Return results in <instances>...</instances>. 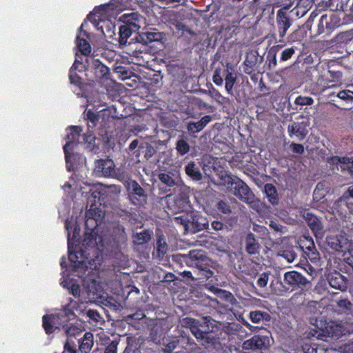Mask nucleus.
Instances as JSON below:
<instances>
[{
    "instance_id": "f257e3e1",
    "label": "nucleus",
    "mask_w": 353,
    "mask_h": 353,
    "mask_svg": "<svg viewBox=\"0 0 353 353\" xmlns=\"http://www.w3.org/2000/svg\"><path fill=\"white\" fill-rule=\"evenodd\" d=\"M213 321H214L211 316H207L201 320L185 317L181 323L183 327L190 330L191 333L201 345L215 346L221 344L219 336L222 331Z\"/></svg>"
},
{
    "instance_id": "f03ea898",
    "label": "nucleus",
    "mask_w": 353,
    "mask_h": 353,
    "mask_svg": "<svg viewBox=\"0 0 353 353\" xmlns=\"http://www.w3.org/2000/svg\"><path fill=\"white\" fill-rule=\"evenodd\" d=\"M223 180L228 188L230 189L234 196L244 202H252L254 194L243 180L234 175H226Z\"/></svg>"
},
{
    "instance_id": "7ed1b4c3",
    "label": "nucleus",
    "mask_w": 353,
    "mask_h": 353,
    "mask_svg": "<svg viewBox=\"0 0 353 353\" xmlns=\"http://www.w3.org/2000/svg\"><path fill=\"white\" fill-rule=\"evenodd\" d=\"M321 68H323V66L318 64L315 66L308 67L305 71L307 75L310 74L312 79L313 78L316 79V82L310 85V91L314 95H320L326 90L334 87V85L330 84L331 83L330 79L320 74Z\"/></svg>"
},
{
    "instance_id": "20e7f679",
    "label": "nucleus",
    "mask_w": 353,
    "mask_h": 353,
    "mask_svg": "<svg viewBox=\"0 0 353 353\" xmlns=\"http://www.w3.org/2000/svg\"><path fill=\"white\" fill-rule=\"evenodd\" d=\"M126 188L128 198L132 205L141 208L147 204L148 194L137 181L131 180L129 181Z\"/></svg>"
},
{
    "instance_id": "39448f33",
    "label": "nucleus",
    "mask_w": 353,
    "mask_h": 353,
    "mask_svg": "<svg viewBox=\"0 0 353 353\" xmlns=\"http://www.w3.org/2000/svg\"><path fill=\"white\" fill-rule=\"evenodd\" d=\"M317 16L316 14L312 12L310 18L303 25V28L310 30V33L313 37H316L323 33L326 34H329L332 30L334 29V25L332 23V19L327 14H323L318 23L317 29L316 31H312V23L314 19V17Z\"/></svg>"
},
{
    "instance_id": "423d86ee",
    "label": "nucleus",
    "mask_w": 353,
    "mask_h": 353,
    "mask_svg": "<svg viewBox=\"0 0 353 353\" xmlns=\"http://www.w3.org/2000/svg\"><path fill=\"white\" fill-rule=\"evenodd\" d=\"M176 219H180L185 227L190 225L194 233L206 229L209 225L207 217L197 211H192L188 213L185 219L183 216H179L176 217Z\"/></svg>"
},
{
    "instance_id": "0eeeda50",
    "label": "nucleus",
    "mask_w": 353,
    "mask_h": 353,
    "mask_svg": "<svg viewBox=\"0 0 353 353\" xmlns=\"http://www.w3.org/2000/svg\"><path fill=\"white\" fill-rule=\"evenodd\" d=\"M283 283L288 290L291 291L306 288L309 284V281L300 272L291 270L286 272L283 276Z\"/></svg>"
},
{
    "instance_id": "6e6552de",
    "label": "nucleus",
    "mask_w": 353,
    "mask_h": 353,
    "mask_svg": "<svg viewBox=\"0 0 353 353\" xmlns=\"http://www.w3.org/2000/svg\"><path fill=\"white\" fill-rule=\"evenodd\" d=\"M289 8L290 6H283L276 12V23L280 41L285 37L288 30L292 24L293 21L290 17V12H288Z\"/></svg>"
},
{
    "instance_id": "1a4fd4ad",
    "label": "nucleus",
    "mask_w": 353,
    "mask_h": 353,
    "mask_svg": "<svg viewBox=\"0 0 353 353\" xmlns=\"http://www.w3.org/2000/svg\"><path fill=\"white\" fill-rule=\"evenodd\" d=\"M85 117L88 121V129L92 130L94 129L100 118L102 119V122H104V126L106 121L114 120L115 119V117L112 114V110L109 108L103 109L99 113H96L89 109L86 111Z\"/></svg>"
},
{
    "instance_id": "9d476101",
    "label": "nucleus",
    "mask_w": 353,
    "mask_h": 353,
    "mask_svg": "<svg viewBox=\"0 0 353 353\" xmlns=\"http://www.w3.org/2000/svg\"><path fill=\"white\" fill-rule=\"evenodd\" d=\"M328 99L333 105L339 108L336 103L339 101L345 103H353V84L346 85L344 89L332 92L327 95Z\"/></svg>"
},
{
    "instance_id": "9b49d317",
    "label": "nucleus",
    "mask_w": 353,
    "mask_h": 353,
    "mask_svg": "<svg viewBox=\"0 0 353 353\" xmlns=\"http://www.w3.org/2000/svg\"><path fill=\"white\" fill-rule=\"evenodd\" d=\"M190 255L192 258L190 267L196 268L199 272L208 267H215L216 264L214 261L208 257L203 250H191Z\"/></svg>"
},
{
    "instance_id": "f8f14e48",
    "label": "nucleus",
    "mask_w": 353,
    "mask_h": 353,
    "mask_svg": "<svg viewBox=\"0 0 353 353\" xmlns=\"http://www.w3.org/2000/svg\"><path fill=\"white\" fill-rule=\"evenodd\" d=\"M52 322L56 325L57 329H64L69 325V322L73 320L76 317V314L74 311L70 309L68 306L64 307V308L57 313L52 314Z\"/></svg>"
},
{
    "instance_id": "ddd939ff",
    "label": "nucleus",
    "mask_w": 353,
    "mask_h": 353,
    "mask_svg": "<svg viewBox=\"0 0 353 353\" xmlns=\"http://www.w3.org/2000/svg\"><path fill=\"white\" fill-rule=\"evenodd\" d=\"M69 133L67 135V141L63 146L65 163L68 164L72 156L69 150H72L81 137V128L77 125H72L69 128Z\"/></svg>"
},
{
    "instance_id": "4468645a",
    "label": "nucleus",
    "mask_w": 353,
    "mask_h": 353,
    "mask_svg": "<svg viewBox=\"0 0 353 353\" xmlns=\"http://www.w3.org/2000/svg\"><path fill=\"white\" fill-rule=\"evenodd\" d=\"M159 179L161 183L169 188L168 190L165 189V192L171 191V188L175 192L176 189L180 188L183 185V181L180 178L178 172H167L160 173L159 174Z\"/></svg>"
},
{
    "instance_id": "2eb2a0df",
    "label": "nucleus",
    "mask_w": 353,
    "mask_h": 353,
    "mask_svg": "<svg viewBox=\"0 0 353 353\" xmlns=\"http://www.w3.org/2000/svg\"><path fill=\"white\" fill-rule=\"evenodd\" d=\"M303 217L316 239H322L325 234V230L321 220L312 212H305Z\"/></svg>"
},
{
    "instance_id": "dca6fc26",
    "label": "nucleus",
    "mask_w": 353,
    "mask_h": 353,
    "mask_svg": "<svg viewBox=\"0 0 353 353\" xmlns=\"http://www.w3.org/2000/svg\"><path fill=\"white\" fill-rule=\"evenodd\" d=\"M309 122L297 121L292 122L288 127V132L290 137H295L299 141H303L308 134Z\"/></svg>"
},
{
    "instance_id": "f3484780",
    "label": "nucleus",
    "mask_w": 353,
    "mask_h": 353,
    "mask_svg": "<svg viewBox=\"0 0 353 353\" xmlns=\"http://www.w3.org/2000/svg\"><path fill=\"white\" fill-rule=\"evenodd\" d=\"M114 168L115 165L112 159H99L95 163L94 172L99 176L110 177L114 174Z\"/></svg>"
},
{
    "instance_id": "a211bd4d",
    "label": "nucleus",
    "mask_w": 353,
    "mask_h": 353,
    "mask_svg": "<svg viewBox=\"0 0 353 353\" xmlns=\"http://www.w3.org/2000/svg\"><path fill=\"white\" fill-rule=\"evenodd\" d=\"M327 279L330 285L334 289L344 292L347 288V279L337 271L330 273Z\"/></svg>"
},
{
    "instance_id": "6ab92c4d",
    "label": "nucleus",
    "mask_w": 353,
    "mask_h": 353,
    "mask_svg": "<svg viewBox=\"0 0 353 353\" xmlns=\"http://www.w3.org/2000/svg\"><path fill=\"white\" fill-rule=\"evenodd\" d=\"M200 168L201 163L199 161H190L185 165L184 170L188 176L192 180L199 181L203 177Z\"/></svg>"
},
{
    "instance_id": "aec40b11",
    "label": "nucleus",
    "mask_w": 353,
    "mask_h": 353,
    "mask_svg": "<svg viewBox=\"0 0 353 353\" xmlns=\"http://www.w3.org/2000/svg\"><path fill=\"white\" fill-rule=\"evenodd\" d=\"M162 38V34L158 32H144L137 33L135 37L137 42L144 46H148L154 41H159Z\"/></svg>"
},
{
    "instance_id": "412c9836",
    "label": "nucleus",
    "mask_w": 353,
    "mask_h": 353,
    "mask_svg": "<svg viewBox=\"0 0 353 353\" xmlns=\"http://www.w3.org/2000/svg\"><path fill=\"white\" fill-rule=\"evenodd\" d=\"M242 347L245 350H262L265 348V339L260 336H254L252 338L245 340L243 343Z\"/></svg>"
},
{
    "instance_id": "4be33fe9",
    "label": "nucleus",
    "mask_w": 353,
    "mask_h": 353,
    "mask_svg": "<svg viewBox=\"0 0 353 353\" xmlns=\"http://www.w3.org/2000/svg\"><path fill=\"white\" fill-rule=\"evenodd\" d=\"M79 350L81 353H90L94 345V336L91 332H85L83 336L77 339Z\"/></svg>"
},
{
    "instance_id": "5701e85b",
    "label": "nucleus",
    "mask_w": 353,
    "mask_h": 353,
    "mask_svg": "<svg viewBox=\"0 0 353 353\" xmlns=\"http://www.w3.org/2000/svg\"><path fill=\"white\" fill-rule=\"evenodd\" d=\"M125 4L123 0H110L109 3L101 5L99 10L104 14H112L110 12L118 13L121 12L124 8Z\"/></svg>"
},
{
    "instance_id": "b1692460",
    "label": "nucleus",
    "mask_w": 353,
    "mask_h": 353,
    "mask_svg": "<svg viewBox=\"0 0 353 353\" xmlns=\"http://www.w3.org/2000/svg\"><path fill=\"white\" fill-rule=\"evenodd\" d=\"M140 17V14L137 12L125 14L121 17L122 21L123 22V26L130 27L132 30H139L140 28L139 24Z\"/></svg>"
},
{
    "instance_id": "393cba45",
    "label": "nucleus",
    "mask_w": 353,
    "mask_h": 353,
    "mask_svg": "<svg viewBox=\"0 0 353 353\" xmlns=\"http://www.w3.org/2000/svg\"><path fill=\"white\" fill-rule=\"evenodd\" d=\"M245 243V251L249 254H256L259 252L260 244L253 233L250 232L247 234Z\"/></svg>"
},
{
    "instance_id": "a878e982",
    "label": "nucleus",
    "mask_w": 353,
    "mask_h": 353,
    "mask_svg": "<svg viewBox=\"0 0 353 353\" xmlns=\"http://www.w3.org/2000/svg\"><path fill=\"white\" fill-rule=\"evenodd\" d=\"M351 199H353V183L336 201L335 204L341 207L346 206L351 211L353 210V203L350 201Z\"/></svg>"
},
{
    "instance_id": "bb28decb",
    "label": "nucleus",
    "mask_w": 353,
    "mask_h": 353,
    "mask_svg": "<svg viewBox=\"0 0 353 353\" xmlns=\"http://www.w3.org/2000/svg\"><path fill=\"white\" fill-rule=\"evenodd\" d=\"M346 239L342 235H330L326 237V242L328 246L334 251H343V245Z\"/></svg>"
},
{
    "instance_id": "cd10ccee",
    "label": "nucleus",
    "mask_w": 353,
    "mask_h": 353,
    "mask_svg": "<svg viewBox=\"0 0 353 353\" xmlns=\"http://www.w3.org/2000/svg\"><path fill=\"white\" fill-rule=\"evenodd\" d=\"M112 237L114 241L117 243V247L125 244L128 238L125 228L119 224L114 227Z\"/></svg>"
},
{
    "instance_id": "c85d7f7f",
    "label": "nucleus",
    "mask_w": 353,
    "mask_h": 353,
    "mask_svg": "<svg viewBox=\"0 0 353 353\" xmlns=\"http://www.w3.org/2000/svg\"><path fill=\"white\" fill-rule=\"evenodd\" d=\"M68 258L71 263H74V266L81 267L84 263V256L83 251H72L71 243L68 239Z\"/></svg>"
},
{
    "instance_id": "c756f323",
    "label": "nucleus",
    "mask_w": 353,
    "mask_h": 353,
    "mask_svg": "<svg viewBox=\"0 0 353 353\" xmlns=\"http://www.w3.org/2000/svg\"><path fill=\"white\" fill-rule=\"evenodd\" d=\"M327 334L332 337L339 338L346 334V329L343 325L335 322L331 321L326 327Z\"/></svg>"
},
{
    "instance_id": "7c9ffc66",
    "label": "nucleus",
    "mask_w": 353,
    "mask_h": 353,
    "mask_svg": "<svg viewBox=\"0 0 353 353\" xmlns=\"http://www.w3.org/2000/svg\"><path fill=\"white\" fill-rule=\"evenodd\" d=\"M65 332L68 338L66 341H70V344L74 345V348L76 349V344L72 341V338L77 339V337L80 336L82 334L83 330L81 326L70 323L69 325L65 328Z\"/></svg>"
},
{
    "instance_id": "2f4dec72",
    "label": "nucleus",
    "mask_w": 353,
    "mask_h": 353,
    "mask_svg": "<svg viewBox=\"0 0 353 353\" xmlns=\"http://www.w3.org/2000/svg\"><path fill=\"white\" fill-rule=\"evenodd\" d=\"M175 149L178 154L184 156L190 152V145L188 137L185 135L179 136L176 144Z\"/></svg>"
},
{
    "instance_id": "473e14b6",
    "label": "nucleus",
    "mask_w": 353,
    "mask_h": 353,
    "mask_svg": "<svg viewBox=\"0 0 353 353\" xmlns=\"http://www.w3.org/2000/svg\"><path fill=\"white\" fill-rule=\"evenodd\" d=\"M264 192L268 201L272 205L279 203V194L276 187L272 183H266L264 185Z\"/></svg>"
},
{
    "instance_id": "72a5a7b5",
    "label": "nucleus",
    "mask_w": 353,
    "mask_h": 353,
    "mask_svg": "<svg viewBox=\"0 0 353 353\" xmlns=\"http://www.w3.org/2000/svg\"><path fill=\"white\" fill-rule=\"evenodd\" d=\"M249 317L250 321L254 323H259L262 321H269L271 319L269 313L260 310L251 311L249 314Z\"/></svg>"
},
{
    "instance_id": "f704fd0d",
    "label": "nucleus",
    "mask_w": 353,
    "mask_h": 353,
    "mask_svg": "<svg viewBox=\"0 0 353 353\" xmlns=\"http://www.w3.org/2000/svg\"><path fill=\"white\" fill-rule=\"evenodd\" d=\"M97 239L102 241L101 237L99 236L97 231L85 230L84 234L83 242L88 247H94L98 245Z\"/></svg>"
},
{
    "instance_id": "c9c22d12",
    "label": "nucleus",
    "mask_w": 353,
    "mask_h": 353,
    "mask_svg": "<svg viewBox=\"0 0 353 353\" xmlns=\"http://www.w3.org/2000/svg\"><path fill=\"white\" fill-rule=\"evenodd\" d=\"M152 232H150L148 230H145L139 233H137L133 235V243L138 245H144L148 243L152 236Z\"/></svg>"
},
{
    "instance_id": "e433bc0d",
    "label": "nucleus",
    "mask_w": 353,
    "mask_h": 353,
    "mask_svg": "<svg viewBox=\"0 0 353 353\" xmlns=\"http://www.w3.org/2000/svg\"><path fill=\"white\" fill-rule=\"evenodd\" d=\"M258 58L254 54H248L244 61V72L247 74H251L256 70V65Z\"/></svg>"
},
{
    "instance_id": "4c0bfd02",
    "label": "nucleus",
    "mask_w": 353,
    "mask_h": 353,
    "mask_svg": "<svg viewBox=\"0 0 353 353\" xmlns=\"http://www.w3.org/2000/svg\"><path fill=\"white\" fill-rule=\"evenodd\" d=\"M353 39V33L349 31L341 32L336 34L332 39V43L336 45L342 46V45L347 44Z\"/></svg>"
},
{
    "instance_id": "58836bf2",
    "label": "nucleus",
    "mask_w": 353,
    "mask_h": 353,
    "mask_svg": "<svg viewBox=\"0 0 353 353\" xmlns=\"http://www.w3.org/2000/svg\"><path fill=\"white\" fill-rule=\"evenodd\" d=\"M181 343L185 345L184 348L187 353H202L194 339L190 337H184L182 339Z\"/></svg>"
},
{
    "instance_id": "ea45409f",
    "label": "nucleus",
    "mask_w": 353,
    "mask_h": 353,
    "mask_svg": "<svg viewBox=\"0 0 353 353\" xmlns=\"http://www.w3.org/2000/svg\"><path fill=\"white\" fill-rule=\"evenodd\" d=\"M76 43L79 50L83 55H89L91 52V46L89 42L85 39L80 37V34H78L76 37Z\"/></svg>"
},
{
    "instance_id": "a19ab883",
    "label": "nucleus",
    "mask_w": 353,
    "mask_h": 353,
    "mask_svg": "<svg viewBox=\"0 0 353 353\" xmlns=\"http://www.w3.org/2000/svg\"><path fill=\"white\" fill-rule=\"evenodd\" d=\"M137 30H132V29L130 27L121 26L119 27V42L120 45H125L127 43L128 39L132 35L133 32H136Z\"/></svg>"
},
{
    "instance_id": "79ce46f5",
    "label": "nucleus",
    "mask_w": 353,
    "mask_h": 353,
    "mask_svg": "<svg viewBox=\"0 0 353 353\" xmlns=\"http://www.w3.org/2000/svg\"><path fill=\"white\" fill-rule=\"evenodd\" d=\"M225 74V88L228 94L232 93V89L236 81L235 74L229 71L228 68L224 70Z\"/></svg>"
},
{
    "instance_id": "37998d69",
    "label": "nucleus",
    "mask_w": 353,
    "mask_h": 353,
    "mask_svg": "<svg viewBox=\"0 0 353 353\" xmlns=\"http://www.w3.org/2000/svg\"><path fill=\"white\" fill-rule=\"evenodd\" d=\"M103 216L101 209L97 207L96 204H91L90 208L85 212V217L96 218L100 221H102Z\"/></svg>"
},
{
    "instance_id": "c03bdc74",
    "label": "nucleus",
    "mask_w": 353,
    "mask_h": 353,
    "mask_svg": "<svg viewBox=\"0 0 353 353\" xmlns=\"http://www.w3.org/2000/svg\"><path fill=\"white\" fill-rule=\"evenodd\" d=\"M43 327L47 334H52L56 328V325L52 322L51 314H45L42 317Z\"/></svg>"
},
{
    "instance_id": "a18cd8bd",
    "label": "nucleus",
    "mask_w": 353,
    "mask_h": 353,
    "mask_svg": "<svg viewBox=\"0 0 353 353\" xmlns=\"http://www.w3.org/2000/svg\"><path fill=\"white\" fill-rule=\"evenodd\" d=\"M156 244L157 246L155 250L153 252V254L159 259H163L167 252L168 245L165 241L161 239H157Z\"/></svg>"
},
{
    "instance_id": "49530a36",
    "label": "nucleus",
    "mask_w": 353,
    "mask_h": 353,
    "mask_svg": "<svg viewBox=\"0 0 353 353\" xmlns=\"http://www.w3.org/2000/svg\"><path fill=\"white\" fill-rule=\"evenodd\" d=\"M257 266L258 265L254 264L253 263H248L243 264V267L240 268L241 269V272L246 275L252 278H255L259 274Z\"/></svg>"
},
{
    "instance_id": "de8ad7c7",
    "label": "nucleus",
    "mask_w": 353,
    "mask_h": 353,
    "mask_svg": "<svg viewBox=\"0 0 353 353\" xmlns=\"http://www.w3.org/2000/svg\"><path fill=\"white\" fill-rule=\"evenodd\" d=\"M307 242L312 245V250H310V252H308L305 254V257L310 261L316 263L319 260V253L315 248V245L312 239L310 238V240H307Z\"/></svg>"
},
{
    "instance_id": "09e8293b",
    "label": "nucleus",
    "mask_w": 353,
    "mask_h": 353,
    "mask_svg": "<svg viewBox=\"0 0 353 353\" xmlns=\"http://www.w3.org/2000/svg\"><path fill=\"white\" fill-rule=\"evenodd\" d=\"M173 261L177 263H179L181 265L182 263H185L188 266H191V263L192 261V256L190 255V252L188 254H176L172 256Z\"/></svg>"
},
{
    "instance_id": "8fccbe9b",
    "label": "nucleus",
    "mask_w": 353,
    "mask_h": 353,
    "mask_svg": "<svg viewBox=\"0 0 353 353\" xmlns=\"http://www.w3.org/2000/svg\"><path fill=\"white\" fill-rule=\"evenodd\" d=\"M101 223V221H98L96 218L85 217V229L88 231H96Z\"/></svg>"
},
{
    "instance_id": "3c124183",
    "label": "nucleus",
    "mask_w": 353,
    "mask_h": 353,
    "mask_svg": "<svg viewBox=\"0 0 353 353\" xmlns=\"http://www.w3.org/2000/svg\"><path fill=\"white\" fill-rule=\"evenodd\" d=\"M296 50V48L294 46L283 50L281 53L280 61L284 62L290 60L294 54Z\"/></svg>"
},
{
    "instance_id": "603ef678",
    "label": "nucleus",
    "mask_w": 353,
    "mask_h": 353,
    "mask_svg": "<svg viewBox=\"0 0 353 353\" xmlns=\"http://www.w3.org/2000/svg\"><path fill=\"white\" fill-rule=\"evenodd\" d=\"M314 103V99L310 97L305 96H298L294 101V103L297 105H311Z\"/></svg>"
},
{
    "instance_id": "864d4df0",
    "label": "nucleus",
    "mask_w": 353,
    "mask_h": 353,
    "mask_svg": "<svg viewBox=\"0 0 353 353\" xmlns=\"http://www.w3.org/2000/svg\"><path fill=\"white\" fill-rule=\"evenodd\" d=\"M94 65L95 67L96 72H100L99 77H104L108 72V68L103 64L99 59L94 60Z\"/></svg>"
},
{
    "instance_id": "5fc2aeb1",
    "label": "nucleus",
    "mask_w": 353,
    "mask_h": 353,
    "mask_svg": "<svg viewBox=\"0 0 353 353\" xmlns=\"http://www.w3.org/2000/svg\"><path fill=\"white\" fill-rule=\"evenodd\" d=\"M83 142L88 143L89 146L94 144L96 137L94 136V130L88 129V132L82 135Z\"/></svg>"
},
{
    "instance_id": "6e6d98bb",
    "label": "nucleus",
    "mask_w": 353,
    "mask_h": 353,
    "mask_svg": "<svg viewBox=\"0 0 353 353\" xmlns=\"http://www.w3.org/2000/svg\"><path fill=\"white\" fill-rule=\"evenodd\" d=\"M253 3L256 11L264 12L270 5V0H253Z\"/></svg>"
},
{
    "instance_id": "4d7b16f0",
    "label": "nucleus",
    "mask_w": 353,
    "mask_h": 353,
    "mask_svg": "<svg viewBox=\"0 0 353 353\" xmlns=\"http://www.w3.org/2000/svg\"><path fill=\"white\" fill-rule=\"evenodd\" d=\"M328 73L330 77V82H339L342 80L343 72L340 70L329 69Z\"/></svg>"
},
{
    "instance_id": "13d9d810",
    "label": "nucleus",
    "mask_w": 353,
    "mask_h": 353,
    "mask_svg": "<svg viewBox=\"0 0 353 353\" xmlns=\"http://www.w3.org/2000/svg\"><path fill=\"white\" fill-rule=\"evenodd\" d=\"M280 255L285 258L289 263L293 262L297 256L294 250L290 249L281 251V254Z\"/></svg>"
},
{
    "instance_id": "bf43d9fd",
    "label": "nucleus",
    "mask_w": 353,
    "mask_h": 353,
    "mask_svg": "<svg viewBox=\"0 0 353 353\" xmlns=\"http://www.w3.org/2000/svg\"><path fill=\"white\" fill-rule=\"evenodd\" d=\"M216 208L220 212L225 214H230L232 211L228 203L223 200L217 203Z\"/></svg>"
},
{
    "instance_id": "052dcab7",
    "label": "nucleus",
    "mask_w": 353,
    "mask_h": 353,
    "mask_svg": "<svg viewBox=\"0 0 353 353\" xmlns=\"http://www.w3.org/2000/svg\"><path fill=\"white\" fill-rule=\"evenodd\" d=\"M187 129L190 132L194 134L201 131L203 128L201 126L200 122L198 121L196 122L188 123L187 125Z\"/></svg>"
},
{
    "instance_id": "680f3d73",
    "label": "nucleus",
    "mask_w": 353,
    "mask_h": 353,
    "mask_svg": "<svg viewBox=\"0 0 353 353\" xmlns=\"http://www.w3.org/2000/svg\"><path fill=\"white\" fill-rule=\"evenodd\" d=\"M219 291L222 294L223 299L227 302L231 304H234L236 302L234 296L230 292L221 289H219Z\"/></svg>"
},
{
    "instance_id": "e2e57ef3",
    "label": "nucleus",
    "mask_w": 353,
    "mask_h": 353,
    "mask_svg": "<svg viewBox=\"0 0 353 353\" xmlns=\"http://www.w3.org/2000/svg\"><path fill=\"white\" fill-rule=\"evenodd\" d=\"M145 148V143H141L137 150H136L133 153L132 155H134L137 161L138 162H141V161H144V156H145V150H143Z\"/></svg>"
},
{
    "instance_id": "0e129e2a",
    "label": "nucleus",
    "mask_w": 353,
    "mask_h": 353,
    "mask_svg": "<svg viewBox=\"0 0 353 353\" xmlns=\"http://www.w3.org/2000/svg\"><path fill=\"white\" fill-rule=\"evenodd\" d=\"M87 316L96 323L100 322L102 320V317L96 310H88L87 311Z\"/></svg>"
},
{
    "instance_id": "69168bd1",
    "label": "nucleus",
    "mask_w": 353,
    "mask_h": 353,
    "mask_svg": "<svg viewBox=\"0 0 353 353\" xmlns=\"http://www.w3.org/2000/svg\"><path fill=\"white\" fill-rule=\"evenodd\" d=\"M221 68H216L214 70V75L212 77L213 82L218 86H221L223 84V79L221 74Z\"/></svg>"
},
{
    "instance_id": "338daca9",
    "label": "nucleus",
    "mask_w": 353,
    "mask_h": 353,
    "mask_svg": "<svg viewBox=\"0 0 353 353\" xmlns=\"http://www.w3.org/2000/svg\"><path fill=\"white\" fill-rule=\"evenodd\" d=\"M69 79L71 84L77 86H80L81 85V78L76 72H69Z\"/></svg>"
},
{
    "instance_id": "774afa93",
    "label": "nucleus",
    "mask_w": 353,
    "mask_h": 353,
    "mask_svg": "<svg viewBox=\"0 0 353 353\" xmlns=\"http://www.w3.org/2000/svg\"><path fill=\"white\" fill-rule=\"evenodd\" d=\"M118 341H112L109 343L104 350V353H117Z\"/></svg>"
}]
</instances>
